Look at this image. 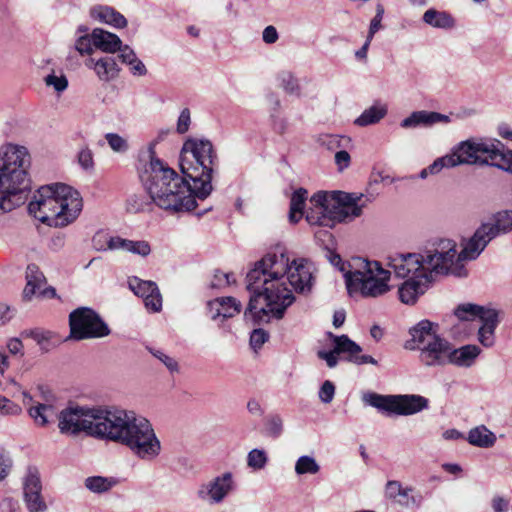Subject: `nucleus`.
Returning <instances> with one entry per match:
<instances>
[{
  "mask_svg": "<svg viewBox=\"0 0 512 512\" xmlns=\"http://www.w3.org/2000/svg\"><path fill=\"white\" fill-rule=\"evenodd\" d=\"M512 230V211L497 212L492 222L483 223L470 238L469 252L472 258H478L488 243L495 237Z\"/></svg>",
  "mask_w": 512,
  "mask_h": 512,
  "instance_id": "nucleus-12",
  "label": "nucleus"
},
{
  "mask_svg": "<svg viewBox=\"0 0 512 512\" xmlns=\"http://www.w3.org/2000/svg\"><path fill=\"white\" fill-rule=\"evenodd\" d=\"M431 282V276L425 272L407 279L398 290L400 301L405 304H414L418 297L425 293Z\"/></svg>",
  "mask_w": 512,
  "mask_h": 512,
  "instance_id": "nucleus-21",
  "label": "nucleus"
},
{
  "mask_svg": "<svg viewBox=\"0 0 512 512\" xmlns=\"http://www.w3.org/2000/svg\"><path fill=\"white\" fill-rule=\"evenodd\" d=\"M45 83L48 86H53L57 92L64 91L68 86V80L65 76L48 75L45 78Z\"/></svg>",
  "mask_w": 512,
  "mask_h": 512,
  "instance_id": "nucleus-58",
  "label": "nucleus"
},
{
  "mask_svg": "<svg viewBox=\"0 0 512 512\" xmlns=\"http://www.w3.org/2000/svg\"><path fill=\"white\" fill-rule=\"evenodd\" d=\"M312 279V266L306 259L290 261L281 247L267 253L246 276L251 296L245 317L258 323L268 322L270 316L281 319L295 300L293 290L309 291Z\"/></svg>",
  "mask_w": 512,
  "mask_h": 512,
  "instance_id": "nucleus-1",
  "label": "nucleus"
},
{
  "mask_svg": "<svg viewBox=\"0 0 512 512\" xmlns=\"http://www.w3.org/2000/svg\"><path fill=\"white\" fill-rule=\"evenodd\" d=\"M23 495L29 512H46L48 507L42 496V484L37 470L30 469L25 476Z\"/></svg>",
  "mask_w": 512,
  "mask_h": 512,
  "instance_id": "nucleus-17",
  "label": "nucleus"
},
{
  "mask_svg": "<svg viewBox=\"0 0 512 512\" xmlns=\"http://www.w3.org/2000/svg\"><path fill=\"white\" fill-rule=\"evenodd\" d=\"M117 52H119L118 57L121 62L126 65L137 57L135 51L128 45L121 44V48Z\"/></svg>",
  "mask_w": 512,
  "mask_h": 512,
  "instance_id": "nucleus-63",
  "label": "nucleus"
},
{
  "mask_svg": "<svg viewBox=\"0 0 512 512\" xmlns=\"http://www.w3.org/2000/svg\"><path fill=\"white\" fill-rule=\"evenodd\" d=\"M320 465L316 459L309 455L300 456L295 463V473L297 475L311 474L315 475L319 473Z\"/></svg>",
  "mask_w": 512,
  "mask_h": 512,
  "instance_id": "nucleus-41",
  "label": "nucleus"
},
{
  "mask_svg": "<svg viewBox=\"0 0 512 512\" xmlns=\"http://www.w3.org/2000/svg\"><path fill=\"white\" fill-rule=\"evenodd\" d=\"M22 412L20 405L0 395V416H16Z\"/></svg>",
  "mask_w": 512,
  "mask_h": 512,
  "instance_id": "nucleus-48",
  "label": "nucleus"
},
{
  "mask_svg": "<svg viewBox=\"0 0 512 512\" xmlns=\"http://www.w3.org/2000/svg\"><path fill=\"white\" fill-rule=\"evenodd\" d=\"M347 150L348 149H341L335 152L334 160L339 171L348 168L351 163V157Z\"/></svg>",
  "mask_w": 512,
  "mask_h": 512,
  "instance_id": "nucleus-59",
  "label": "nucleus"
},
{
  "mask_svg": "<svg viewBox=\"0 0 512 512\" xmlns=\"http://www.w3.org/2000/svg\"><path fill=\"white\" fill-rule=\"evenodd\" d=\"M318 358L324 360L329 368H334L337 366L340 356L337 352H334V349L330 351L320 350L317 352Z\"/></svg>",
  "mask_w": 512,
  "mask_h": 512,
  "instance_id": "nucleus-60",
  "label": "nucleus"
},
{
  "mask_svg": "<svg viewBox=\"0 0 512 512\" xmlns=\"http://www.w3.org/2000/svg\"><path fill=\"white\" fill-rule=\"evenodd\" d=\"M268 339V332L261 328L254 329L250 335V345L256 351L260 349Z\"/></svg>",
  "mask_w": 512,
  "mask_h": 512,
  "instance_id": "nucleus-55",
  "label": "nucleus"
},
{
  "mask_svg": "<svg viewBox=\"0 0 512 512\" xmlns=\"http://www.w3.org/2000/svg\"><path fill=\"white\" fill-rule=\"evenodd\" d=\"M491 506L494 512H507L509 509V500L502 496H494L491 500Z\"/></svg>",
  "mask_w": 512,
  "mask_h": 512,
  "instance_id": "nucleus-64",
  "label": "nucleus"
},
{
  "mask_svg": "<svg viewBox=\"0 0 512 512\" xmlns=\"http://www.w3.org/2000/svg\"><path fill=\"white\" fill-rule=\"evenodd\" d=\"M281 87L289 94L299 95L300 86L297 78L290 72H282L279 75Z\"/></svg>",
  "mask_w": 512,
  "mask_h": 512,
  "instance_id": "nucleus-44",
  "label": "nucleus"
},
{
  "mask_svg": "<svg viewBox=\"0 0 512 512\" xmlns=\"http://www.w3.org/2000/svg\"><path fill=\"white\" fill-rule=\"evenodd\" d=\"M333 338L334 343V352L340 356L341 354H345V359L353 362L358 365L362 364H373L376 365L377 361L370 355H359L362 351V348L352 341L348 336H333L331 333L329 334Z\"/></svg>",
  "mask_w": 512,
  "mask_h": 512,
  "instance_id": "nucleus-20",
  "label": "nucleus"
},
{
  "mask_svg": "<svg viewBox=\"0 0 512 512\" xmlns=\"http://www.w3.org/2000/svg\"><path fill=\"white\" fill-rule=\"evenodd\" d=\"M211 319L232 318L241 312V302L234 297H219L207 303Z\"/></svg>",
  "mask_w": 512,
  "mask_h": 512,
  "instance_id": "nucleus-25",
  "label": "nucleus"
},
{
  "mask_svg": "<svg viewBox=\"0 0 512 512\" xmlns=\"http://www.w3.org/2000/svg\"><path fill=\"white\" fill-rule=\"evenodd\" d=\"M486 158H488V165L512 174V151L503 150V144L500 141L490 140Z\"/></svg>",
  "mask_w": 512,
  "mask_h": 512,
  "instance_id": "nucleus-26",
  "label": "nucleus"
},
{
  "mask_svg": "<svg viewBox=\"0 0 512 512\" xmlns=\"http://www.w3.org/2000/svg\"><path fill=\"white\" fill-rule=\"evenodd\" d=\"M307 197L308 191L304 188H299L294 191L290 200V222L297 223L301 219Z\"/></svg>",
  "mask_w": 512,
  "mask_h": 512,
  "instance_id": "nucleus-37",
  "label": "nucleus"
},
{
  "mask_svg": "<svg viewBox=\"0 0 512 512\" xmlns=\"http://www.w3.org/2000/svg\"><path fill=\"white\" fill-rule=\"evenodd\" d=\"M488 311H496L493 308H486L484 306L471 304V303H465L459 305L455 309V316L461 320V321H472L476 318L480 319L481 321L484 320V316L488 314Z\"/></svg>",
  "mask_w": 512,
  "mask_h": 512,
  "instance_id": "nucleus-34",
  "label": "nucleus"
},
{
  "mask_svg": "<svg viewBox=\"0 0 512 512\" xmlns=\"http://www.w3.org/2000/svg\"><path fill=\"white\" fill-rule=\"evenodd\" d=\"M117 482L113 477L90 476L85 479L84 485L89 491L100 494L112 489Z\"/></svg>",
  "mask_w": 512,
  "mask_h": 512,
  "instance_id": "nucleus-38",
  "label": "nucleus"
},
{
  "mask_svg": "<svg viewBox=\"0 0 512 512\" xmlns=\"http://www.w3.org/2000/svg\"><path fill=\"white\" fill-rule=\"evenodd\" d=\"M423 21L434 28L440 29H449L454 26V19L450 14L435 9H428L423 15Z\"/></svg>",
  "mask_w": 512,
  "mask_h": 512,
  "instance_id": "nucleus-36",
  "label": "nucleus"
},
{
  "mask_svg": "<svg viewBox=\"0 0 512 512\" xmlns=\"http://www.w3.org/2000/svg\"><path fill=\"white\" fill-rule=\"evenodd\" d=\"M450 158L449 154L437 158L432 164L428 166V170L431 175L438 174L443 168H452L454 167V162Z\"/></svg>",
  "mask_w": 512,
  "mask_h": 512,
  "instance_id": "nucleus-54",
  "label": "nucleus"
},
{
  "mask_svg": "<svg viewBox=\"0 0 512 512\" xmlns=\"http://www.w3.org/2000/svg\"><path fill=\"white\" fill-rule=\"evenodd\" d=\"M149 352L157 358L165 367L171 372L175 373L179 371L178 362L171 356L167 355L160 349L149 348Z\"/></svg>",
  "mask_w": 512,
  "mask_h": 512,
  "instance_id": "nucleus-47",
  "label": "nucleus"
},
{
  "mask_svg": "<svg viewBox=\"0 0 512 512\" xmlns=\"http://www.w3.org/2000/svg\"><path fill=\"white\" fill-rule=\"evenodd\" d=\"M78 162L84 169H90L93 167V154L88 148H83L78 153Z\"/></svg>",
  "mask_w": 512,
  "mask_h": 512,
  "instance_id": "nucleus-62",
  "label": "nucleus"
},
{
  "mask_svg": "<svg viewBox=\"0 0 512 512\" xmlns=\"http://www.w3.org/2000/svg\"><path fill=\"white\" fill-rule=\"evenodd\" d=\"M388 112L386 104L376 102L369 108L365 109L359 117L354 121V124L359 127H366L369 125L380 122Z\"/></svg>",
  "mask_w": 512,
  "mask_h": 512,
  "instance_id": "nucleus-32",
  "label": "nucleus"
},
{
  "mask_svg": "<svg viewBox=\"0 0 512 512\" xmlns=\"http://www.w3.org/2000/svg\"><path fill=\"white\" fill-rule=\"evenodd\" d=\"M105 139L107 140L110 148L114 152L123 153V152H126L128 150L129 146H128L127 141L122 136H120L119 134L107 133L105 135Z\"/></svg>",
  "mask_w": 512,
  "mask_h": 512,
  "instance_id": "nucleus-49",
  "label": "nucleus"
},
{
  "mask_svg": "<svg viewBox=\"0 0 512 512\" xmlns=\"http://www.w3.org/2000/svg\"><path fill=\"white\" fill-rule=\"evenodd\" d=\"M70 339L102 338L110 334L108 325L91 308L79 307L69 315Z\"/></svg>",
  "mask_w": 512,
  "mask_h": 512,
  "instance_id": "nucleus-11",
  "label": "nucleus"
},
{
  "mask_svg": "<svg viewBox=\"0 0 512 512\" xmlns=\"http://www.w3.org/2000/svg\"><path fill=\"white\" fill-rule=\"evenodd\" d=\"M496 435L485 425L472 428L467 436V441L476 447L489 448L496 442Z\"/></svg>",
  "mask_w": 512,
  "mask_h": 512,
  "instance_id": "nucleus-33",
  "label": "nucleus"
},
{
  "mask_svg": "<svg viewBox=\"0 0 512 512\" xmlns=\"http://www.w3.org/2000/svg\"><path fill=\"white\" fill-rule=\"evenodd\" d=\"M406 348L418 350L421 363L428 367L447 365L450 342L438 334V324L422 320L410 329Z\"/></svg>",
  "mask_w": 512,
  "mask_h": 512,
  "instance_id": "nucleus-9",
  "label": "nucleus"
},
{
  "mask_svg": "<svg viewBox=\"0 0 512 512\" xmlns=\"http://www.w3.org/2000/svg\"><path fill=\"white\" fill-rule=\"evenodd\" d=\"M283 420L279 415H272L266 419L265 432L268 436L277 438L282 434Z\"/></svg>",
  "mask_w": 512,
  "mask_h": 512,
  "instance_id": "nucleus-46",
  "label": "nucleus"
},
{
  "mask_svg": "<svg viewBox=\"0 0 512 512\" xmlns=\"http://www.w3.org/2000/svg\"><path fill=\"white\" fill-rule=\"evenodd\" d=\"M180 168L183 175L194 182L200 200L212 192V173L217 166V155L209 140L189 138L181 149Z\"/></svg>",
  "mask_w": 512,
  "mask_h": 512,
  "instance_id": "nucleus-6",
  "label": "nucleus"
},
{
  "mask_svg": "<svg viewBox=\"0 0 512 512\" xmlns=\"http://www.w3.org/2000/svg\"><path fill=\"white\" fill-rule=\"evenodd\" d=\"M327 258L333 266L337 267L339 269V271H341L343 273V276L345 279H346V274L349 273V270H353V268L351 266L353 264V259L351 260V262L346 263L341 259L339 254H336L335 252H333L331 250L327 251Z\"/></svg>",
  "mask_w": 512,
  "mask_h": 512,
  "instance_id": "nucleus-51",
  "label": "nucleus"
},
{
  "mask_svg": "<svg viewBox=\"0 0 512 512\" xmlns=\"http://www.w3.org/2000/svg\"><path fill=\"white\" fill-rule=\"evenodd\" d=\"M268 462V457L263 449H252L247 456V465L255 470L263 469Z\"/></svg>",
  "mask_w": 512,
  "mask_h": 512,
  "instance_id": "nucleus-43",
  "label": "nucleus"
},
{
  "mask_svg": "<svg viewBox=\"0 0 512 512\" xmlns=\"http://www.w3.org/2000/svg\"><path fill=\"white\" fill-rule=\"evenodd\" d=\"M152 203L143 194H132L126 201V209L130 213L144 212L151 209Z\"/></svg>",
  "mask_w": 512,
  "mask_h": 512,
  "instance_id": "nucleus-42",
  "label": "nucleus"
},
{
  "mask_svg": "<svg viewBox=\"0 0 512 512\" xmlns=\"http://www.w3.org/2000/svg\"><path fill=\"white\" fill-rule=\"evenodd\" d=\"M28 412L35 423L40 426H45L51 418L56 416L55 408L51 404H37L30 407Z\"/></svg>",
  "mask_w": 512,
  "mask_h": 512,
  "instance_id": "nucleus-39",
  "label": "nucleus"
},
{
  "mask_svg": "<svg viewBox=\"0 0 512 512\" xmlns=\"http://www.w3.org/2000/svg\"><path fill=\"white\" fill-rule=\"evenodd\" d=\"M236 487L231 472H224L202 483L197 490V497L211 505L220 504Z\"/></svg>",
  "mask_w": 512,
  "mask_h": 512,
  "instance_id": "nucleus-14",
  "label": "nucleus"
},
{
  "mask_svg": "<svg viewBox=\"0 0 512 512\" xmlns=\"http://www.w3.org/2000/svg\"><path fill=\"white\" fill-rule=\"evenodd\" d=\"M235 282L234 275L232 273H224L221 271H216L213 279L211 280L210 287L211 288H223L229 286L231 283Z\"/></svg>",
  "mask_w": 512,
  "mask_h": 512,
  "instance_id": "nucleus-52",
  "label": "nucleus"
},
{
  "mask_svg": "<svg viewBox=\"0 0 512 512\" xmlns=\"http://www.w3.org/2000/svg\"><path fill=\"white\" fill-rule=\"evenodd\" d=\"M92 41L95 48L109 54L117 52L122 44L121 39L116 34L101 28H95L92 31Z\"/></svg>",
  "mask_w": 512,
  "mask_h": 512,
  "instance_id": "nucleus-29",
  "label": "nucleus"
},
{
  "mask_svg": "<svg viewBox=\"0 0 512 512\" xmlns=\"http://www.w3.org/2000/svg\"><path fill=\"white\" fill-rule=\"evenodd\" d=\"M411 488H403L397 480H389L385 485V496L389 499H396L398 496L407 497Z\"/></svg>",
  "mask_w": 512,
  "mask_h": 512,
  "instance_id": "nucleus-45",
  "label": "nucleus"
},
{
  "mask_svg": "<svg viewBox=\"0 0 512 512\" xmlns=\"http://www.w3.org/2000/svg\"><path fill=\"white\" fill-rule=\"evenodd\" d=\"M129 288L135 295L143 298L145 307L153 312H159L162 308L160 291L153 281H144L137 277L129 279Z\"/></svg>",
  "mask_w": 512,
  "mask_h": 512,
  "instance_id": "nucleus-19",
  "label": "nucleus"
},
{
  "mask_svg": "<svg viewBox=\"0 0 512 512\" xmlns=\"http://www.w3.org/2000/svg\"><path fill=\"white\" fill-rule=\"evenodd\" d=\"M481 321L482 325L478 330V340L484 347H492L495 342V329L499 323L498 312L488 311Z\"/></svg>",
  "mask_w": 512,
  "mask_h": 512,
  "instance_id": "nucleus-31",
  "label": "nucleus"
},
{
  "mask_svg": "<svg viewBox=\"0 0 512 512\" xmlns=\"http://www.w3.org/2000/svg\"><path fill=\"white\" fill-rule=\"evenodd\" d=\"M127 66L129 67V71L133 76L143 77L148 73L145 64L138 57L128 63Z\"/></svg>",
  "mask_w": 512,
  "mask_h": 512,
  "instance_id": "nucleus-61",
  "label": "nucleus"
},
{
  "mask_svg": "<svg viewBox=\"0 0 512 512\" xmlns=\"http://www.w3.org/2000/svg\"><path fill=\"white\" fill-rule=\"evenodd\" d=\"M62 434L87 435L119 443L141 460L152 461L161 453V442L150 421L134 411L119 408L69 406L58 414Z\"/></svg>",
  "mask_w": 512,
  "mask_h": 512,
  "instance_id": "nucleus-2",
  "label": "nucleus"
},
{
  "mask_svg": "<svg viewBox=\"0 0 512 512\" xmlns=\"http://www.w3.org/2000/svg\"><path fill=\"white\" fill-rule=\"evenodd\" d=\"M75 50L79 52L81 55H90L93 52V41L92 34L89 35H79L75 41Z\"/></svg>",
  "mask_w": 512,
  "mask_h": 512,
  "instance_id": "nucleus-50",
  "label": "nucleus"
},
{
  "mask_svg": "<svg viewBox=\"0 0 512 512\" xmlns=\"http://www.w3.org/2000/svg\"><path fill=\"white\" fill-rule=\"evenodd\" d=\"M21 336L24 338L33 339L40 347L43 352H48L51 349V332L43 329H30L21 332Z\"/></svg>",
  "mask_w": 512,
  "mask_h": 512,
  "instance_id": "nucleus-40",
  "label": "nucleus"
},
{
  "mask_svg": "<svg viewBox=\"0 0 512 512\" xmlns=\"http://www.w3.org/2000/svg\"><path fill=\"white\" fill-rule=\"evenodd\" d=\"M335 203L332 218L333 227L336 223L351 221L362 214V209L365 206L363 194L346 193L342 191L331 192Z\"/></svg>",
  "mask_w": 512,
  "mask_h": 512,
  "instance_id": "nucleus-15",
  "label": "nucleus"
},
{
  "mask_svg": "<svg viewBox=\"0 0 512 512\" xmlns=\"http://www.w3.org/2000/svg\"><path fill=\"white\" fill-rule=\"evenodd\" d=\"M13 460L9 453L0 449V482L4 481L11 472Z\"/></svg>",
  "mask_w": 512,
  "mask_h": 512,
  "instance_id": "nucleus-53",
  "label": "nucleus"
},
{
  "mask_svg": "<svg viewBox=\"0 0 512 512\" xmlns=\"http://www.w3.org/2000/svg\"><path fill=\"white\" fill-rule=\"evenodd\" d=\"M26 286L23 290V297L30 300L37 293H42V288L46 283L44 274L35 264H29L26 269Z\"/></svg>",
  "mask_w": 512,
  "mask_h": 512,
  "instance_id": "nucleus-30",
  "label": "nucleus"
},
{
  "mask_svg": "<svg viewBox=\"0 0 512 512\" xmlns=\"http://www.w3.org/2000/svg\"><path fill=\"white\" fill-rule=\"evenodd\" d=\"M389 266L399 278L409 279L425 272L422 255L416 253L397 254L390 258Z\"/></svg>",
  "mask_w": 512,
  "mask_h": 512,
  "instance_id": "nucleus-18",
  "label": "nucleus"
},
{
  "mask_svg": "<svg viewBox=\"0 0 512 512\" xmlns=\"http://www.w3.org/2000/svg\"><path fill=\"white\" fill-rule=\"evenodd\" d=\"M317 143L330 151H339L352 147L351 138L344 135L320 134L317 137Z\"/></svg>",
  "mask_w": 512,
  "mask_h": 512,
  "instance_id": "nucleus-35",
  "label": "nucleus"
},
{
  "mask_svg": "<svg viewBox=\"0 0 512 512\" xmlns=\"http://www.w3.org/2000/svg\"><path fill=\"white\" fill-rule=\"evenodd\" d=\"M362 401L380 411L397 415H413L429 406L427 398L416 394L380 395L375 392H367L363 394Z\"/></svg>",
  "mask_w": 512,
  "mask_h": 512,
  "instance_id": "nucleus-10",
  "label": "nucleus"
},
{
  "mask_svg": "<svg viewBox=\"0 0 512 512\" xmlns=\"http://www.w3.org/2000/svg\"><path fill=\"white\" fill-rule=\"evenodd\" d=\"M78 191L62 183L41 186L28 204V212L49 226L64 227L73 222L82 210Z\"/></svg>",
  "mask_w": 512,
  "mask_h": 512,
  "instance_id": "nucleus-4",
  "label": "nucleus"
},
{
  "mask_svg": "<svg viewBox=\"0 0 512 512\" xmlns=\"http://www.w3.org/2000/svg\"><path fill=\"white\" fill-rule=\"evenodd\" d=\"M335 203L331 192H317L310 199V207L306 212V221L310 225H318L322 227H333L332 212Z\"/></svg>",
  "mask_w": 512,
  "mask_h": 512,
  "instance_id": "nucleus-16",
  "label": "nucleus"
},
{
  "mask_svg": "<svg viewBox=\"0 0 512 512\" xmlns=\"http://www.w3.org/2000/svg\"><path fill=\"white\" fill-rule=\"evenodd\" d=\"M94 243L98 250H125L142 257H147L151 253L150 244L145 240L133 241L115 236L108 239L106 247L98 246L96 238Z\"/></svg>",
  "mask_w": 512,
  "mask_h": 512,
  "instance_id": "nucleus-23",
  "label": "nucleus"
},
{
  "mask_svg": "<svg viewBox=\"0 0 512 512\" xmlns=\"http://www.w3.org/2000/svg\"><path fill=\"white\" fill-rule=\"evenodd\" d=\"M191 124V114L188 108H184L178 117L176 131L179 134H184L189 130Z\"/></svg>",
  "mask_w": 512,
  "mask_h": 512,
  "instance_id": "nucleus-57",
  "label": "nucleus"
},
{
  "mask_svg": "<svg viewBox=\"0 0 512 512\" xmlns=\"http://www.w3.org/2000/svg\"><path fill=\"white\" fill-rule=\"evenodd\" d=\"M139 178L149 198L160 209L171 213L192 211L197 203L194 182L185 175L179 176L172 168L156 157L149 147V161L139 168Z\"/></svg>",
  "mask_w": 512,
  "mask_h": 512,
  "instance_id": "nucleus-3",
  "label": "nucleus"
},
{
  "mask_svg": "<svg viewBox=\"0 0 512 512\" xmlns=\"http://www.w3.org/2000/svg\"><path fill=\"white\" fill-rule=\"evenodd\" d=\"M481 349L477 345H464L455 348L450 343V351L447 359V365H455L458 367H470L474 364L480 355Z\"/></svg>",
  "mask_w": 512,
  "mask_h": 512,
  "instance_id": "nucleus-27",
  "label": "nucleus"
},
{
  "mask_svg": "<svg viewBox=\"0 0 512 512\" xmlns=\"http://www.w3.org/2000/svg\"><path fill=\"white\" fill-rule=\"evenodd\" d=\"M457 245L450 239H439L432 242L421 254L425 273L435 275H453L466 277L468 271L465 267L466 261L475 260L469 252L470 239L465 243L463 249L458 252Z\"/></svg>",
  "mask_w": 512,
  "mask_h": 512,
  "instance_id": "nucleus-7",
  "label": "nucleus"
},
{
  "mask_svg": "<svg viewBox=\"0 0 512 512\" xmlns=\"http://www.w3.org/2000/svg\"><path fill=\"white\" fill-rule=\"evenodd\" d=\"M31 156L25 146H0V209L9 212L24 203L29 188Z\"/></svg>",
  "mask_w": 512,
  "mask_h": 512,
  "instance_id": "nucleus-5",
  "label": "nucleus"
},
{
  "mask_svg": "<svg viewBox=\"0 0 512 512\" xmlns=\"http://www.w3.org/2000/svg\"><path fill=\"white\" fill-rule=\"evenodd\" d=\"M90 16L95 21L107 24L117 29L127 26L126 18L113 7L106 5H97L90 9Z\"/></svg>",
  "mask_w": 512,
  "mask_h": 512,
  "instance_id": "nucleus-28",
  "label": "nucleus"
},
{
  "mask_svg": "<svg viewBox=\"0 0 512 512\" xmlns=\"http://www.w3.org/2000/svg\"><path fill=\"white\" fill-rule=\"evenodd\" d=\"M490 140L487 139H468L456 145L449 154L454 162V167L458 165H480L489 164L486 153L489 152Z\"/></svg>",
  "mask_w": 512,
  "mask_h": 512,
  "instance_id": "nucleus-13",
  "label": "nucleus"
},
{
  "mask_svg": "<svg viewBox=\"0 0 512 512\" xmlns=\"http://www.w3.org/2000/svg\"><path fill=\"white\" fill-rule=\"evenodd\" d=\"M449 123L450 118L447 115L435 111H414L408 117L400 122L404 129H413L418 127H431L437 123Z\"/></svg>",
  "mask_w": 512,
  "mask_h": 512,
  "instance_id": "nucleus-22",
  "label": "nucleus"
},
{
  "mask_svg": "<svg viewBox=\"0 0 512 512\" xmlns=\"http://www.w3.org/2000/svg\"><path fill=\"white\" fill-rule=\"evenodd\" d=\"M318 394H319L320 400L323 403H325V404L330 403L333 400L334 395H335L334 384L329 380L324 381V383L320 387Z\"/></svg>",
  "mask_w": 512,
  "mask_h": 512,
  "instance_id": "nucleus-56",
  "label": "nucleus"
},
{
  "mask_svg": "<svg viewBox=\"0 0 512 512\" xmlns=\"http://www.w3.org/2000/svg\"><path fill=\"white\" fill-rule=\"evenodd\" d=\"M85 66L92 69L98 79L109 82L118 77L120 68L113 56H103L98 59L90 57L85 61Z\"/></svg>",
  "mask_w": 512,
  "mask_h": 512,
  "instance_id": "nucleus-24",
  "label": "nucleus"
},
{
  "mask_svg": "<svg viewBox=\"0 0 512 512\" xmlns=\"http://www.w3.org/2000/svg\"><path fill=\"white\" fill-rule=\"evenodd\" d=\"M353 270L346 274V287L349 294L359 293L366 298H377L390 291L391 272L377 261L360 257L353 258Z\"/></svg>",
  "mask_w": 512,
  "mask_h": 512,
  "instance_id": "nucleus-8",
  "label": "nucleus"
}]
</instances>
